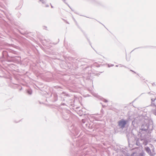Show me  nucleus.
I'll use <instances>...</instances> for the list:
<instances>
[{
    "label": "nucleus",
    "instance_id": "obj_1",
    "mask_svg": "<svg viewBox=\"0 0 156 156\" xmlns=\"http://www.w3.org/2000/svg\"><path fill=\"white\" fill-rule=\"evenodd\" d=\"M127 122V121L122 119L118 122V125L121 128H123L125 127Z\"/></svg>",
    "mask_w": 156,
    "mask_h": 156
},
{
    "label": "nucleus",
    "instance_id": "obj_2",
    "mask_svg": "<svg viewBox=\"0 0 156 156\" xmlns=\"http://www.w3.org/2000/svg\"><path fill=\"white\" fill-rule=\"evenodd\" d=\"M151 104L156 107V95L152 94L151 95Z\"/></svg>",
    "mask_w": 156,
    "mask_h": 156
},
{
    "label": "nucleus",
    "instance_id": "obj_3",
    "mask_svg": "<svg viewBox=\"0 0 156 156\" xmlns=\"http://www.w3.org/2000/svg\"><path fill=\"white\" fill-rule=\"evenodd\" d=\"M146 151L148 153L151 152V150L149 147H147L145 148Z\"/></svg>",
    "mask_w": 156,
    "mask_h": 156
},
{
    "label": "nucleus",
    "instance_id": "obj_4",
    "mask_svg": "<svg viewBox=\"0 0 156 156\" xmlns=\"http://www.w3.org/2000/svg\"><path fill=\"white\" fill-rule=\"evenodd\" d=\"M153 113L156 115V107H154V108L153 111Z\"/></svg>",
    "mask_w": 156,
    "mask_h": 156
},
{
    "label": "nucleus",
    "instance_id": "obj_5",
    "mask_svg": "<svg viewBox=\"0 0 156 156\" xmlns=\"http://www.w3.org/2000/svg\"><path fill=\"white\" fill-rule=\"evenodd\" d=\"M27 93L30 94H31L32 93V91L31 90H29L27 91Z\"/></svg>",
    "mask_w": 156,
    "mask_h": 156
}]
</instances>
